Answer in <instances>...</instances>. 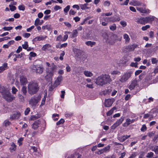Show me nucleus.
Masks as SVG:
<instances>
[{
  "instance_id": "nucleus-27",
  "label": "nucleus",
  "mask_w": 158,
  "mask_h": 158,
  "mask_svg": "<svg viewBox=\"0 0 158 158\" xmlns=\"http://www.w3.org/2000/svg\"><path fill=\"white\" fill-rule=\"evenodd\" d=\"M85 44L88 46H90L91 47H92L93 46L95 45L96 42L94 41H86L85 42Z\"/></svg>"
},
{
  "instance_id": "nucleus-40",
  "label": "nucleus",
  "mask_w": 158,
  "mask_h": 158,
  "mask_svg": "<svg viewBox=\"0 0 158 158\" xmlns=\"http://www.w3.org/2000/svg\"><path fill=\"white\" fill-rule=\"evenodd\" d=\"M28 43L27 41H25L24 44L22 45V46L23 48L26 49L28 47V45L27 44Z\"/></svg>"
},
{
  "instance_id": "nucleus-39",
  "label": "nucleus",
  "mask_w": 158,
  "mask_h": 158,
  "mask_svg": "<svg viewBox=\"0 0 158 158\" xmlns=\"http://www.w3.org/2000/svg\"><path fill=\"white\" fill-rule=\"evenodd\" d=\"M111 91V89H106L102 91L103 94L105 95L110 93Z\"/></svg>"
},
{
  "instance_id": "nucleus-45",
  "label": "nucleus",
  "mask_w": 158,
  "mask_h": 158,
  "mask_svg": "<svg viewBox=\"0 0 158 158\" xmlns=\"http://www.w3.org/2000/svg\"><path fill=\"white\" fill-rule=\"evenodd\" d=\"M9 7L10 10L11 11H14L16 9V7L12 5H9Z\"/></svg>"
},
{
  "instance_id": "nucleus-3",
  "label": "nucleus",
  "mask_w": 158,
  "mask_h": 158,
  "mask_svg": "<svg viewBox=\"0 0 158 158\" xmlns=\"http://www.w3.org/2000/svg\"><path fill=\"white\" fill-rule=\"evenodd\" d=\"M122 37L113 33L109 34L107 40V42L110 44L113 45L117 41H120Z\"/></svg>"
},
{
  "instance_id": "nucleus-62",
  "label": "nucleus",
  "mask_w": 158,
  "mask_h": 158,
  "mask_svg": "<svg viewBox=\"0 0 158 158\" xmlns=\"http://www.w3.org/2000/svg\"><path fill=\"white\" fill-rule=\"evenodd\" d=\"M90 19V18L89 17H87L85 19H84V20L81 22V24L82 25H83L84 24H85L86 21L89 20Z\"/></svg>"
},
{
  "instance_id": "nucleus-13",
  "label": "nucleus",
  "mask_w": 158,
  "mask_h": 158,
  "mask_svg": "<svg viewBox=\"0 0 158 158\" xmlns=\"http://www.w3.org/2000/svg\"><path fill=\"white\" fill-rule=\"evenodd\" d=\"M137 10L139 11L140 13L143 14H148L150 12V10L148 9H146L145 7L142 8L141 7H137L136 8Z\"/></svg>"
},
{
  "instance_id": "nucleus-2",
  "label": "nucleus",
  "mask_w": 158,
  "mask_h": 158,
  "mask_svg": "<svg viewBox=\"0 0 158 158\" xmlns=\"http://www.w3.org/2000/svg\"><path fill=\"white\" fill-rule=\"evenodd\" d=\"M29 94L32 95L36 94L39 89L38 83L35 82H31L27 86Z\"/></svg>"
},
{
  "instance_id": "nucleus-34",
  "label": "nucleus",
  "mask_w": 158,
  "mask_h": 158,
  "mask_svg": "<svg viewBox=\"0 0 158 158\" xmlns=\"http://www.w3.org/2000/svg\"><path fill=\"white\" fill-rule=\"evenodd\" d=\"M51 45L49 44H45L43 46L42 49L43 51H45L48 48H50Z\"/></svg>"
},
{
  "instance_id": "nucleus-21",
  "label": "nucleus",
  "mask_w": 158,
  "mask_h": 158,
  "mask_svg": "<svg viewBox=\"0 0 158 158\" xmlns=\"http://www.w3.org/2000/svg\"><path fill=\"white\" fill-rule=\"evenodd\" d=\"M81 155L78 152H75L74 154H72L70 156L65 157V158H80Z\"/></svg>"
},
{
  "instance_id": "nucleus-1",
  "label": "nucleus",
  "mask_w": 158,
  "mask_h": 158,
  "mask_svg": "<svg viewBox=\"0 0 158 158\" xmlns=\"http://www.w3.org/2000/svg\"><path fill=\"white\" fill-rule=\"evenodd\" d=\"M96 80V84L101 86L107 83H110L111 81L110 76L107 74L101 75L98 77Z\"/></svg>"
},
{
  "instance_id": "nucleus-48",
  "label": "nucleus",
  "mask_w": 158,
  "mask_h": 158,
  "mask_svg": "<svg viewBox=\"0 0 158 158\" xmlns=\"http://www.w3.org/2000/svg\"><path fill=\"white\" fill-rule=\"evenodd\" d=\"M152 113H154L155 116H156L157 114L158 113V109L154 108L152 110Z\"/></svg>"
},
{
  "instance_id": "nucleus-19",
  "label": "nucleus",
  "mask_w": 158,
  "mask_h": 158,
  "mask_svg": "<svg viewBox=\"0 0 158 158\" xmlns=\"http://www.w3.org/2000/svg\"><path fill=\"white\" fill-rule=\"evenodd\" d=\"M46 36H45L44 37L43 36L40 35V36L35 37L33 40V41L35 42L38 41L44 40L45 39H46Z\"/></svg>"
},
{
  "instance_id": "nucleus-24",
  "label": "nucleus",
  "mask_w": 158,
  "mask_h": 158,
  "mask_svg": "<svg viewBox=\"0 0 158 158\" xmlns=\"http://www.w3.org/2000/svg\"><path fill=\"white\" fill-rule=\"evenodd\" d=\"M7 68V64L6 63L3 64L2 66L0 67V73L2 72L4 70L6 69Z\"/></svg>"
},
{
  "instance_id": "nucleus-14",
  "label": "nucleus",
  "mask_w": 158,
  "mask_h": 158,
  "mask_svg": "<svg viewBox=\"0 0 158 158\" xmlns=\"http://www.w3.org/2000/svg\"><path fill=\"white\" fill-rule=\"evenodd\" d=\"M62 80V77L61 75L59 76L55 80L54 85L55 86H57L60 84Z\"/></svg>"
},
{
  "instance_id": "nucleus-52",
  "label": "nucleus",
  "mask_w": 158,
  "mask_h": 158,
  "mask_svg": "<svg viewBox=\"0 0 158 158\" xmlns=\"http://www.w3.org/2000/svg\"><path fill=\"white\" fill-rule=\"evenodd\" d=\"M65 54V52L64 51H63L62 52L60 53V59L61 60H62L63 59V56H64Z\"/></svg>"
},
{
  "instance_id": "nucleus-17",
  "label": "nucleus",
  "mask_w": 158,
  "mask_h": 158,
  "mask_svg": "<svg viewBox=\"0 0 158 158\" xmlns=\"http://www.w3.org/2000/svg\"><path fill=\"white\" fill-rule=\"evenodd\" d=\"M146 23L151 22L154 20L155 17L150 16L145 17Z\"/></svg>"
},
{
  "instance_id": "nucleus-32",
  "label": "nucleus",
  "mask_w": 158,
  "mask_h": 158,
  "mask_svg": "<svg viewBox=\"0 0 158 158\" xmlns=\"http://www.w3.org/2000/svg\"><path fill=\"white\" fill-rule=\"evenodd\" d=\"M64 33L66 34L64 36L63 39L62 40V41L63 42L65 41L68 38V34H71V32L69 31H65Z\"/></svg>"
},
{
  "instance_id": "nucleus-9",
  "label": "nucleus",
  "mask_w": 158,
  "mask_h": 158,
  "mask_svg": "<svg viewBox=\"0 0 158 158\" xmlns=\"http://www.w3.org/2000/svg\"><path fill=\"white\" fill-rule=\"evenodd\" d=\"M124 120V117H122L120 119L117 120L116 122L111 127V129L114 130L118 126H119Z\"/></svg>"
},
{
  "instance_id": "nucleus-35",
  "label": "nucleus",
  "mask_w": 158,
  "mask_h": 158,
  "mask_svg": "<svg viewBox=\"0 0 158 158\" xmlns=\"http://www.w3.org/2000/svg\"><path fill=\"white\" fill-rule=\"evenodd\" d=\"M149 119L150 120H151L152 119L156 116H155L154 113H152V110L149 112Z\"/></svg>"
},
{
  "instance_id": "nucleus-33",
  "label": "nucleus",
  "mask_w": 158,
  "mask_h": 158,
  "mask_svg": "<svg viewBox=\"0 0 158 158\" xmlns=\"http://www.w3.org/2000/svg\"><path fill=\"white\" fill-rule=\"evenodd\" d=\"M151 149H152V150L154 151L155 153L158 154V146H156L155 147L152 146Z\"/></svg>"
},
{
  "instance_id": "nucleus-5",
  "label": "nucleus",
  "mask_w": 158,
  "mask_h": 158,
  "mask_svg": "<svg viewBox=\"0 0 158 158\" xmlns=\"http://www.w3.org/2000/svg\"><path fill=\"white\" fill-rule=\"evenodd\" d=\"M132 72L131 71H127L123 73L119 81L121 83H124L131 77Z\"/></svg>"
},
{
  "instance_id": "nucleus-4",
  "label": "nucleus",
  "mask_w": 158,
  "mask_h": 158,
  "mask_svg": "<svg viewBox=\"0 0 158 158\" xmlns=\"http://www.w3.org/2000/svg\"><path fill=\"white\" fill-rule=\"evenodd\" d=\"M3 98L8 102L12 101L15 98V97L7 90H4L2 92Z\"/></svg>"
},
{
  "instance_id": "nucleus-6",
  "label": "nucleus",
  "mask_w": 158,
  "mask_h": 158,
  "mask_svg": "<svg viewBox=\"0 0 158 158\" xmlns=\"http://www.w3.org/2000/svg\"><path fill=\"white\" fill-rule=\"evenodd\" d=\"M41 96L40 95L32 97L29 101V104L32 106H35L40 101Z\"/></svg>"
},
{
  "instance_id": "nucleus-22",
  "label": "nucleus",
  "mask_w": 158,
  "mask_h": 158,
  "mask_svg": "<svg viewBox=\"0 0 158 158\" xmlns=\"http://www.w3.org/2000/svg\"><path fill=\"white\" fill-rule=\"evenodd\" d=\"M137 85V81L134 80L132 81L131 85L129 86V88L130 89L132 90L135 88Z\"/></svg>"
},
{
  "instance_id": "nucleus-20",
  "label": "nucleus",
  "mask_w": 158,
  "mask_h": 158,
  "mask_svg": "<svg viewBox=\"0 0 158 158\" xmlns=\"http://www.w3.org/2000/svg\"><path fill=\"white\" fill-rule=\"evenodd\" d=\"M136 22L138 23H139L142 24H146L145 17H141L140 18H138Z\"/></svg>"
},
{
  "instance_id": "nucleus-63",
  "label": "nucleus",
  "mask_w": 158,
  "mask_h": 158,
  "mask_svg": "<svg viewBox=\"0 0 158 158\" xmlns=\"http://www.w3.org/2000/svg\"><path fill=\"white\" fill-rule=\"evenodd\" d=\"M64 23L66 27H71L72 26L68 22H64Z\"/></svg>"
},
{
  "instance_id": "nucleus-12",
  "label": "nucleus",
  "mask_w": 158,
  "mask_h": 158,
  "mask_svg": "<svg viewBox=\"0 0 158 158\" xmlns=\"http://www.w3.org/2000/svg\"><path fill=\"white\" fill-rule=\"evenodd\" d=\"M114 101V99L109 98L105 99L104 105L105 107H110Z\"/></svg>"
},
{
  "instance_id": "nucleus-61",
  "label": "nucleus",
  "mask_w": 158,
  "mask_h": 158,
  "mask_svg": "<svg viewBox=\"0 0 158 158\" xmlns=\"http://www.w3.org/2000/svg\"><path fill=\"white\" fill-rule=\"evenodd\" d=\"M153 155V153L152 152H151L147 153L146 157L148 158H150Z\"/></svg>"
},
{
  "instance_id": "nucleus-15",
  "label": "nucleus",
  "mask_w": 158,
  "mask_h": 158,
  "mask_svg": "<svg viewBox=\"0 0 158 158\" xmlns=\"http://www.w3.org/2000/svg\"><path fill=\"white\" fill-rule=\"evenodd\" d=\"M27 82V78L23 76H21L20 78V83L22 85H26Z\"/></svg>"
},
{
  "instance_id": "nucleus-55",
  "label": "nucleus",
  "mask_w": 158,
  "mask_h": 158,
  "mask_svg": "<svg viewBox=\"0 0 158 158\" xmlns=\"http://www.w3.org/2000/svg\"><path fill=\"white\" fill-rule=\"evenodd\" d=\"M150 27V26L149 25H146L145 26L143 27L142 28V30L143 31H145L149 28Z\"/></svg>"
},
{
  "instance_id": "nucleus-49",
  "label": "nucleus",
  "mask_w": 158,
  "mask_h": 158,
  "mask_svg": "<svg viewBox=\"0 0 158 158\" xmlns=\"http://www.w3.org/2000/svg\"><path fill=\"white\" fill-rule=\"evenodd\" d=\"M141 131L144 132L147 130V127L145 124H143L140 129Z\"/></svg>"
},
{
  "instance_id": "nucleus-23",
  "label": "nucleus",
  "mask_w": 158,
  "mask_h": 158,
  "mask_svg": "<svg viewBox=\"0 0 158 158\" xmlns=\"http://www.w3.org/2000/svg\"><path fill=\"white\" fill-rule=\"evenodd\" d=\"M130 136V135H124L122 136L118 137V139L121 142H123L127 138Z\"/></svg>"
},
{
  "instance_id": "nucleus-59",
  "label": "nucleus",
  "mask_w": 158,
  "mask_h": 158,
  "mask_svg": "<svg viewBox=\"0 0 158 158\" xmlns=\"http://www.w3.org/2000/svg\"><path fill=\"white\" fill-rule=\"evenodd\" d=\"M18 8L19 10L23 11L25 10V7L23 5H22L19 6Z\"/></svg>"
},
{
  "instance_id": "nucleus-37",
  "label": "nucleus",
  "mask_w": 158,
  "mask_h": 158,
  "mask_svg": "<svg viewBox=\"0 0 158 158\" xmlns=\"http://www.w3.org/2000/svg\"><path fill=\"white\" fill-rule=\"evenodd\" d=\"M21 91L23 94L24 95H26L27 93V87L25 86H23Z\"/></svg>"
},
{
  "instance_id": "nucleus-26",
  "label": "nucleus",
  "mask_w": 158,
  "mask_h": 158,
  "mask_svg": "<svg viewBox=\"0 0 158 158\" xmlns=\"http://www.w3.org/2000/svg\"><path fill=\"white\" fill-rule=\"evenodd\" d=\"M71 35L69 36L70 38H73L76 37L77 35L78 32L77 30H74L73 31Z\"/></svg>"
},
{
  "instance_id": "nucleus-8",
  "label": "nucleus",
  "mask_w": 158,
  "mask_h": 158,
  "mask_svg": "<svg viewBox=\"0 0 158 158\" xmlns=\"http://www.w3.org/2000/svg\"><path fill=\"white\" fill-rule=\"evenodd\" d=\"M21 116V113L19 111H15L10 115V118L12 120L15 119H19Z\"/></svg>"
},
{
  "instance_id": "nucleus-54",
  "label": "nucleus",
  "mask_w": 158,
  "mask_h": 158,
  "mask_svg": "<svg viewBox=\"0 0 158 158\" xmlns=\"http://www.w3.org/2000/svg\"><path fill=\"white\" fill-rule=\"evenodd\" d=\"M70 8V6L69 5L67 6L64 9V11L65 13H67L69 11Z\"/></svg>"
},
{
  "instance_id": "nucleus-36",
  "label": "nucleus",
  "mask_w": 158,
  "mask_h": 158,
  "mask_svg": "<svg viewBox=\"0 0 158 158\" xmlns=\"http://www.w3.org/2000/svg\"><path fill=\"white\" fill-rule=\"evenodd\" d=\"M42 23H40V19L39 18H37L35 21L34 25L35 26H37L38 25H41Z\"/></svg>"
},
{
  "instance_id": "nucleus-42",
  "label": "nucleus",
  "mask_w": 158,
  "mask_h": 158,
  "mask_svg": "<svg viewBox=\"0 0 158 158\" xmlns=\"http://www.w3.org/2000/svg\"><path fill=\"white\" fill-rule=\"evenodd\" d=\"M111 74L112 75H119L120 74V72L118 71L117 70H114L111 73Z\"/></svg>"
},
{
  "instance_id": "nucleus-10",
  "label": "nucleus",
  "mask_w": 158,
  "mask_h": 158,
  "mask_svg": "<svg viewBox=\"0 0 158 158\" xmlns=\"http://www.w3.org/2000/svg\"><path fill=\"white\" fill-rule=\"evenodd\" d=\"M138 47V45L133 44L131 45H129L126 47V49L129 52L133 51L135 49Z\"/></svg>"
},
{
  "instance_id": "nucleus-11",
  "label": "nucleus",
  "mask_w": 158,
  "mask_h": 158,
  "mask_svg": "<svg viewBox=\"0 0 158 158\" xmlns=\"http://www.w3.org/2000/svg\"><path fill=\"white\" fill-rule=\"evenodd\" d=\"M46 69L47 73H49L51 75H53L57 70V68L56 67L55 65H53L50 68H47Z\"/></svg>"
},
{
  "instance_id": "nucleus-50",
  "label": "nucleus",
  "mask_w": 158,
  "mask_h": 158,
  "mask_svg": "<svg viewBox=\"0 0 158 158\" xmlns=\"http://www.w3.org/2000/svg\"><path fill=\"white\" fill-rule=\"evenodd\" d=\"M62 37L61 35H60L58 36L56 39V41H62Z\"/></svg>"
},
{
  "instance_id": "nucleus-58",
  "label": "nucleus",
  "mask_w": 158,
  "mask_h": 158,
  "mask_svg": "<svg viewBox=\"0 0 158 158\" xmlns=\"http://www.w3.org/2000/svg\"><path fill=\"white\" fill-rule=\"evenodd\" d=\"M59 116V114H54L52 115V117L54 118V120L55 121H56L58 120V118H55L57 116L58 117Z\"/></svg>"
},
{
  "instance_id": "nucleus-41",
  "label": "nucleus",
  "mask_w": 158,
  "mask_h": 158,
  "mask_svg": "<svg viewBox=\"0 0 158 158\" xmlns=\"http://www.w3.org/2000/svg\"><path fill=\"white\" fill-rule=\"evenodd\" d=\"M152 63L153 64H156L158 62V60L155 58H153L151 59Z\"/></svg>"
},
{
  "instance_id": "nucleus-18",
  "label": "nucleus",
  "mask_w": 158,
  "mask_h": 158,
  "mask_svg": "<svg viewBox=\"0 0 158 158\" xmlns=\"http://www.w3.org/2000/svg\"><path fill=\"white\" fill-rule=\"evenodd\" d=\"M120 20V19L118 16L115 15L110 17V21L114 22H115L118 21Z\"/></svg>"
},
{
  "instance_id": "nucleus-7",
  "label": "nucleus",
  "mask_w": 158,
  "mask_h": 158,
  "mask_svg": "<svg viewBox=\"0 0 158 158\" xmlns=\"http://www.w3.org/2000/svg\"><path fill=\"white\" fill-rule=\"evenodd\" d=\"M32 68L36 73L40 74H41L43 73L44 69L43 66L41 64L34 65Z\"/></svg>"
},
{
  "instance_id": "nucleus-31",
  "label": "nucleus",
  "mask_w": 158,
  "mask_h": 158,
  "mask_svg": "<svg viewBox=\"0 0 158 158\" xmlns=\"http://www.w3.org/2000/svg\"><path fill=\"white\" fill-rule=\"evenodd\" d=\"M123 38L125 40V42L126 43H128L129 42L130 38L128 35L126 34L123 35Z\"/></svg>"
},
{
  "instance_id": "nucleus-53",
  "label": "nucleus",
  "mask_w": 158,
  "mask_h": 158,
  "mask_svg": "<svg viewBox=\"0 0 158 158\" xmlns=\"http://www.w3.org/2000/svg\"><path fill=\"white\" fill-rule=\"evenodd\" d=\"M4 123L5 126L7 127L10 125L11 124V123L9 121L6 120L4 121Z\"/></svg>"
},
{
  "instance_id": "nucleus-64",
  "label": "nucleus",
  "mask_w": 158,
  "mask_h": 158,
  "mask_svg": "<svg viewBox=\"0 0 158 158\" xmlns=\"http://www.w3.org/2000/svg\"><path fill=\"white\" fill-rule=\"evenodd\" d=\"M73 114L71 113L66 112L65 114V116L67 118L70 117L72 116Z\"/></svg>"
},
{
  "instance_id": "nucleus-44",
  "label": "nucleus",
  "mask_w": 158,
  "mask_h": 158,
  "mask_svg": "<svg viewBox=\"0 0 158 158\" xmlns=\"http://www.w3.org/2000/svg\"><path fill=\"white\" fill-rule=\"evenodd\" d=\"M13 27H4L3 28V29L4 31H9L13 29Z\"/></svg>"
},
{
  "instance_id": "nucleus-43",
  "label": "nucleus",
  "mask_w": 158,
  "mask_h": 158,
  "mask_svg": "<svg viewBox=\"0 0 158 158\" xmlns=\"http://www.w3.org/2000/svg\"><path fill=\"white\" fill-rule=\"evenodd\" d=\"M30 56L29 57V59L30 60H31L32 57H34L35 56L36 54L35 53L32 52H30Z\"/></svg>"
},
{
  "instance_id": "nucleus-60",
  "label": "nucleus",
  "mask_w": 158,
  "mask_h": 158,
  "mask_svg": "<svg viewBox=\"0 0 158 158\" xmlns=\"http://www.w3.org/2000/svg\"><path fill=\"white\" fill-rule=\"evenodd\" d=\"M12 92L13 94H15L16 92L18 91V90L14 86H13L12 88Z\"/></svg>"
},
{
  "instance_id": "nucleus-30",
  "label": "nucleus",
  "mask_w": 158,
  "mask_h": 158,
  "mask_svg": "<svg viewBox=\"0 0 158 158\" xmlns=\"http://www.w3.org/2000/svg\"><path fill=\"white\" fill-rule=\"evenodd\" d=\"M84 74L86 77H91L93 76V73L90 71H85L84 72Z\"/></svg>"
},
{
  "instance_id": "nucleus-46",
  "label": "nucleus",
  "mask_w": 158,
  "mask_h": 158,
  "mask_svg": "<svg viewBox=\"0 0 158 158\" xmlns=\"http://www.w3.org/2000/svg\"><path fill=\"white\" fill-rule=\"evenodd\" d=\"M64 122V120L63 119L61 118L56 123V124L57 125H58L61 124L63 123Z\"/></svg>"
},
{
  "instance_id": "nucleus-25",
  "label": "nucleus",
  "mask_w": 158,
  "mask_h": 158,
  "mask_svg": "<svg viewBox=\"0 0 158 158\" xmlns=\"http://www.w3.org/2000/svg\"><path fill=\"white\" fill-rule=\"evenodd\" d=\"M88 4L86 3L84 4H80L79 5V6L81 9L84 10L89 9V7L88 6Z\"/></svg>"
},
{
  "instance_id": "nucleus-57",
  "label": "nucleus",
  "mask_w": 158,
  "mask_h": 158,
  "mask_svg": "<svg viewBox=\"0 0 158 158\" xmlns=\"http://www.w3.org/2000/svg\"><path fill=\"white\" fill-rule=\"evenodd\" d=\"M19 98L20 101L23 102L24 100V98L21 94H19Z\"/></svg>"
},
{
  "instance_id": "nucleus-56",
  "label": "nucleus",
  "mask_w": 158,
  "mask_h": 158,
  "mask_svg": "<svg viewBox=\"0 0 158 158\" xmlns=\"http://www.w3.org/2000/svg\"><path fill=\"white\" fill-rule=\"evenodd\" d=\"M137 155V153L135 152H132L131 155L128 158H135Z\"/></svg>"
},
{
  "instance_id": "nucleus-51",
  "label": "nucleus",
  "mask_w": 158,
  "mask_h": 158,
  "mask_svg": "<svg viewBox=\"0 0 158 158\" xmlns=\"http://www.w3.org/2000/svg\"><path fill=\"white\" fill-rule=\"evenodd\" d=\"M110 147L109 146H108L105 148H103V149L105 152H107L109 151L110 149Z\"/></svg>"
},
{
  "instance_id": "nucleus-29",
  "label": "nucleus",
  "mask_w": 158,
  "mask_h": 158,
  "mask_svg": "<svg viewBox=\"0 0 158 158\" xmlns=\"http://www.w3.org/2000/svg\"><path fill=\"white\" fill-rule=\"evenodd\" d=\"M132 123L131 119L129 118H127L126 120V122L123 124L124 127H126L128 126L130 124Z\"/></svg>"
},
{
  "instance_id": "nucleus-16",
  "label": "nucleus",
  "mask_w": 158,
  "mask_h": 158,
  "mask_svg": "<svg viewBox=\"0 0 158 158\" xmlns=\"http://www.w3.org/2000/svg\"><path fill=\"white\" fill-rule=\"evenodd\" d=\"M40 123V122L39 120L35 121L32 125V128L34 130L37 129Z\"/></svg>"
},
{
  "instance_id": "nucleus-47",
  "label": "nucleus",
  "mask_w": 158,
  "mask_h": 158,
  "mask_svg": "<svg viewBox=\"0 0 158 158\" xmlns=\"http://www.w3.org/2000/svg\"><path fill=\"white\" fill-rule=\"evenodd\" d=\"M138 63L136 62L135 63L131 62L130 64V66L132 67L137 68L138 67Z\"/></svg>"
},
{
  "instance_id": "nucleus-38",
  "label": "nucleus",
  "mask_w": 158,
  "mask_h": 158,
  "mask_svg": "<svg viewBox=\"0 0 158 158\" xmlns=\"http://www.w3.org/2000/svg\"><path fill=\"white\" fill-rule=\"evenodd\" d=\"M110 29L112 31L115 30L116 29V26L115 24H113L112 25L110 26Z\"/></svg>"
},
{
  "instance_id": "nucleus-28",
  "label": "nucleus",
  "mask_w": 158,
  "mask_h": 158,
  "mask_svg": "<svg viewBox=\"0 0 158 158\" xmlns=\"http://www.w3.org/2000/svg\"><path fill=\"white\" fill-rule=\"evenodd\" d=\"M53 76L49 73H47V75L45 77V79L47 81H49L52 80Z\"/></svg>"
}]
</instances>
